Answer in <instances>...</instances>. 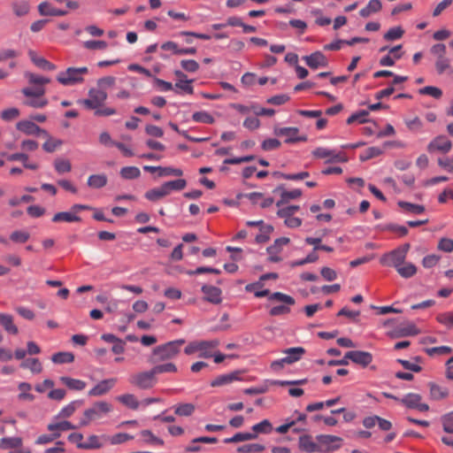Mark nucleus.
<instances>
[{"instance_id":"nucleus-1","label":"nucleus","mask_w":453,"mask_h":453,"mask_svg":"<svg viewBox=\"0 0 453 453\" xmlns=\"http://www.w3.org/2000/svg\"><path fill=\"white\" fill-rule=\"evenodd\" d=\"M184 343V339H179L157 346L153 349L150 362L157 364L174 358L180 353V348Z\"/></svg>"},{"instance_id":"nucleus-2","label":"nucleus","mask_w":453,"mask_h":453,"mask_svg":"<svg viewBox=\"0 0 453 453\" xmlns=\"http://www.w3.org/2000/svg\"><path fill=\"white\" fill-rule=\"evenodd\" d=\"M88 73L86 66L68 67L65 71L59 72L56 80L63 86L70 87L81 84L84 81V75Z\"/></svg>"},{"instance_id":"nucleus-3","label":"nucleus","mask_w":453,"mask_h":453,"mask_svg":"<svg viewBox=\"0 0 453 453\" xmlns=\"http://www.w3.org/2000/svg\"><path fill=\"white\" fill-rule=\"evenodd\" d=\"M112 411V405L105 401H98L91 407L85 410L83 418H81L80 426H86L90 422L97 420Z\"/></svg>"},{"instance_id":"nucleus-4","label":"nucleus","mask_w":453,"mask_h":453,"mask_svg":"<svg viewBox=\"0 0 453 453\" xmlns=\"http://www.w3.org/2000/svg\"><path fill=\"white\" fill-rule=\"evenodd\" d=\"M411 249L410 243H404L380 257V264L397 268L405 262L407 253Z\"/></svg>"},{"instance_id":"nucleus-5","label":"nucleus","mask_w":453,"mask_h":453,"mask_svg":"<svg viewBox=\"0 0 453 453\" xmlns=\"http://www.w3.org/2000/svg\"><path fill=\"white\" fill-rule=\"evenodd\" d=\"M129 383L140 389L152 388L157 383V378L151 368L149 371L135 372L128 378Z\"/></svg>"},{"instance_id":"nucleus-6","label":"nucleus","mask_w":453,"mask_h":453,"mask_svg":"<svg viewBox=\"0 0 453 453\" xmlns=\"http://www.w3.org/2000/svg\"><path fill=\"white\" fill-rule=\"evenodd\" d=\"M286 357L275 360L271 364L272 369L277 371L284 367L285 365H291L299 361L305 353L303 347H293L283 350Z\"/></svg>"},{"instance_id":"nucleus-7","label":"nucleus","mask_w":453,"mask_h":453,"mask_svg":"<svg viewBox=\"0 0 453 453\" xmlns=\"http://www.w3.org/2000/svg\"><path fill=\"white\" fill-rule=\"evenodd\" d=\"M106 99V91L92 88L88 90V97L81 100V104L88 110H96L99 106H103Z\"/></svg>"},{"instance_id":"nucleus-8","label":"nucleus","mask_w":453,"mask_h":453,"mask_svg":"<svg viewBox=\"0 0 453 453\" xmlns=\"http://www.w3.org/2000/svg\"><path fill=\"white\" fill-rule=\"evenodd\" d=\"M318 446L321 447L322 450L318 452H328L338 449L341 447L342 439L335 435L320 434L316 436Z\"/></svg>"},{"instance_id":"nucleus-9","label":"nucleus","mask_w":453,"mask_h":453,"mask_svg":"<svg viewBox=\"0 0 453 453\" xmlns=\"http://www.w3.org/2000/svg\"><path fill=\"white\" fill-rule=\"evenodd\" d=\"M274 134L277 136H284L286 143H294L298 142H306V135H300L297 127H275Z\"/></svg>"},{"instance_id":"nucleus-10","label":"nucleus","mask_w":453,"mask_h":453,"mask_svg":"<svg viewBox=\"0 0 453 453\" xmlns=\"http://www.w3.org/2000/svg\"><path fill=\"white\" fill-rule=\"evenodd\" d=\"M345 358H349L353 363L362 366L367 367L373 360L372 353L362 350H350L346 352Z\"/></svg>"},{"instance_id":"nucleus-11","label":"nucleus","mask_w":453,"mask_h":453,"mask_svg":"<svg viewBox=\"0 0 453 453\" xmlns=\"http://www.w3.org/2000/svg\"><path fill=\"white\" fill-rule=\"evenodd\" d=\"M422 397L418 394L409 393L405 395L400 402L410 409H417L419 411H427L429 410V406L426 403H421Z\"/></svg>"},{"instance_id":"nucleus-12","label":"nucleus","mask_w":453,"mask_h":453,"mask_svg":"<svg viewBox=\"0 0 453 453\" xmlns=\"http://www.w3.org/2000/svg\"><path fill=\"white\" fill-rule=\"evenodd\" d=\"M451 147L452 143L446 136L439 135L429 142L427 150L429 152L437 150L442 153H448L451 150Z\"/></svg>"},{"instance_id":"nucleus-13","label":"nucleus","mask_w":453,"mask_h":453,"mask_svg":"<svg viewBox=\"0 0 453 453\" xmlns=\"http://www.w3.org/2000/svg\"><path fill=\"white\" fill-rule=\"evenodd\" d=\"M16 128L27 135H34L42 134L44 136H48L47 131L42 129L39 126L31 120H21L16 124Z\"/></svg>"},{"instance_id":"nucleus-14","label":"nucleus","mask_w":453,"mask_h":453,"mask_svg":"<svg viewBox=\"0 0 453 453\" xmlns=\"http://www.w3.org/2000/svg\"><path fill=\"white\" fill-rule=\"evenodd\" d=\"M117 379L111 378L97 383L88 391L89 396H100L107 394L116 384Z\"/></svg>"},{"instance_id":"nucleus-15","label":"nucleus","mask_w":453,"mask_h":453,"mask_svg":"<svg viewBox=\"0 0 453 453\" xmlns=\"http://www.w3.org/2000/svg\"><path fill=\"white\" fill-rule=\"evenodd\" d=\"M306 65L311 69L319 67H325L328 65L327 59L325 55L320 51H316L309 56L303 57Z\"/></svg>"},{"instance_id":"nucleus-16","label":"nucleus","mask_w":453,"mask_h":453,"mask_svg":"<svg viewBox=\"0 0 453 453\" xmlns=\"http://www.w3.org/2000/svg\"><path fill=\"white\" fill-rule=\"evenodd\" d=\"M202 292L204 294V299L211 303L219 304L222 302L221 289L210 285H203Z\"/></svg>"},{"instance_id":"nucleus-17","label":"nucleus","mask_w":453,"mask_h":453,"mask_svg":"<svg viewBox=\"0 0 453 453\" xmlns=\"http://www.w3.org/2000/svg\"><path fill=\"white\" fill-rule=\"evenodd\" d=\"M280 191V199L276 203L277 207H281L291 200H295L302 196V191L298 188L288 191L282 187H278L274 192Z\"/></svg>"},{"instance_id":"nucleus-18","label":"nucleus","mask_w":453,"mask_h":453,"mask_svg":"<svg viewBox=\"0 0 453 453\" xmlns=\"http://www.w3.org/2000/svg\"><path fill=\"white\" fill-rule=\"evenodd\" d=\"M1 155L4 157H6V159L10 162H14V161L22 162L24 167L27 169H30V170L38 169L37 164L28 162V155L26 153L20 152V153L7 154L4 152H2Z\"/></svg>"},{"instance_id":"nucleus-19","label":"nucleus","mask_w":453,"mask_h":453,"mask_svg":"<svg viewBox=\"0 0 453 453\" xmlns=\"http://www.w3.org/2000/svg\"><path fill=\"white\" fill-rule=\"evenodd\" d=\"M298 445L299 449L302 451H305L307 453L318 452V450H322L321 447L318 446V441H313L312 437L309 434L300 436Z\"/></svg>"},{"instance_id":"nucleus-20","label":"nucleus","mask_w":453,"mask_h":453,"mask_svg":"<svg viewBox=\"0 0 453 453\" xmlns=\"http://www.w3.org/2000/svg\"><path fill=\"white\" fill-rule=\"evenodd\" d=\"M28 57H29L30 60L37 67H39V68H41L42 70L54 71L57 68V66L54 64L50 63L46 58L38 56L37 53L35 51H34V50H29L28 51Z\"/></svg>"},{"instance_id":"nucleus-21","label":"nucleus","mask_w":453,"mask_h":453,"mask_svg":"<svg viewBox=\"0 0 453 453\" xmlns=\"http://www.w3.org/2000/svg\"><path fill=\"white\" fill-rule=\"evenodd\" d=\"M11 7L13 14L19 18L27 15L30 11V4L26 0L13 1Z\"/></svg>"},{"instance_id":"nucleus-22","label":"nucleus","mask_w":453,"mask_h":453,"mask_svg":"<svg viewBox=\"0 0 453 453\" xmlns=\"http://www.w3.org/2000/svg\"><path fill=\"white\" fill-rule=\"evenodd\" d=\"M38 12L43 16H64L67 13L66 11L56 9L48 2H42L38 5Z\"/></svg>"},{"instance_id":"nucleus-23","label":"nucleus","mask_w":453,"mask_h":453,"mask_svg":"<svg viewBox=\"0 0 453 453\" xmlns=\"http://www.w3.org/2000/svg\"><path fill=\"white\" fill-rule=\"evenodd\" d=\"M117 400L131 410H137L141 405V402H139L137 397L133 394L119 395Z\"/></svg>"},{"instance_id":"nucleus-24","label":"nucleus","mask_w":453,"mask_h":453,"mask_svg":"<svg viewBox=\"0 0 453 453\" xmlns=\"http://www.w3.org/2000/svg\"><path fill=\"white\" fill-rule=\"evenodd\" d=\"M0 325L6 332L12 334H17L19 330L13 323L12 316L9 314L0 313Z\"/></svg>"},{"instance_id":"nucleus-25","label":"nucleus","mask_w":453,"mask_h":453,"mask_svg":"<svg viewBox=\"0 0 453 453\" xmlns=\"http://www.w3.org/2000/svg\"><path fill=\"white\" fill-rule=\"evenodd\" d=\"M23 440L21 437H4L0 439V449H19L22 447Z\"/></svg>"},{"instance_id":"nucleus-26","label":"nucleus","mask_w":453,"mask_h":453,"mask_svg":"<svg viewBox=\"0 0 453 453\" xmlns=\"http://www.w3.org/2000/svg\"><path fill=\"white\" fill-rule=\"evenodd\" d=\"M60 381L72 390H83L86 388V382L78 379H73L67 376L59 378Z\"/></svg>"},{"instance_id":"nucleus-27","label":"nucleus","mask_w":453,"mask_h":453,"mask_svg":"<svg viewBox=\"0 0 453 453\" xmlns=\"http://www.w3.org/2000/svg\"><path fill=\"white\" fill-rule=\"evenodd\" d=\"M395 270L398 273V274L404 279L411 278L417 273L416 265L410 262H404L400 266L395 268Z\"/></svg>"},{"instance_id":"nucleus-28","label":"nucleus","mask_w":453,"mask_h":453,"mask_svg":"<svg viewBox=\"0 0 453 453\" xmlns=\"http://www.w3.org/2000/svg\"><path fill=\"white\" fill-rule=\"evenodd\" d=\"M430 396L434 400H441L449 395V390L446 388L441 387L435 383H429Z\"/></svg>"},{"instance_id":"nucleus-29","label":"nucleus","mask_w":453,"mask_h":453,"mask_svg":"<svg viewBox=\"0 0 453 453\" xmlns=\"http://www.w3.org/2000/svg\"><path fill=\"white\" fill-rule=\"evenodd\" d=\"M239 372H234L228 374H223L217 377L214 380L211 382V387H219L222 385L228 384L234 380H239Z\"/></svg>"},{"instance_id":"nucleus-30","label":"nucleus","mask_w":453,"mask_h":453,"mask_svg":"<svg viewBox=\"0 0 453 453\" xmlns=\"http://www.w3.org/2000/svg\"><path fill=\"white\" fill-rule=\"evenodd\" d=\"M382 5L380 0H370L367 5L361 9L359 14L363 18H367L374 12L380 11Z\"/></svg>"},{"instance_id":"nucleus-31","label":"nucleus","mask_w":453,"mask_h":453,"mask_svg":"<svg viewBox=\"0 0 453 453\" xmlns=\"http://www.w3.org/2000/svg\"><path fill=\"white\" fill-rule=\"evenodd\" d=\"M252 434H256V439L259 434H268L273 431V425L268 419L255 424L251 427Z\"/></svg>"},{"instance_id":"nucleus-32","label":"nucleus","mask_w":453,"mask_h":453,"mask_svg":"<svg viewBox=\"0 0 453 453\" xmlns=\"http://www.w3.org/2000/svg\"><path fill=\"white\" fill-rule=\"evenodd\" d=\"M27 99L23 104L32 108H43L48 104V100L45 97L35 96H25Z\"/></svg>"},{"instance_id":"nucleus-33","label":"nucleus","mask_w":453,"mask_h":453,"mask_svg":"<svg viewBox=\"0 0 453 453\" xmlns=\"http://www.w3.org/2000/svg\"><path fill=\"white\" fill-rule=\"evenodd\" d=\"M108 179L105 174H92L88 179V185L93 188H101L107 184Z\"/></svg>"},{"instance_id":"nucleus-34","label":"nucleus","mask_w":453,"mask_h":453,"mask_svg":"<svg viewBox=\"0 0 453 453\" xmlns=\"http://www.w3.org/2000/svg\"><path fill=\"white\" fill-rule=\"evenodd\" d=\"M81 218L77 215H75L74 213H73V211H62V212H58L56 213L53 218H52V221L53 222H60V221H65V222H79L81 221Z\"/></svg>"},{"instance_id":"nucleus-35","label":"nucleus","mask_w":453,"mask_h":453,"mask_svg":"<svg viewBox=\"0 0 453 453\" xmlns=\"http://www.w3.org/2000/svg\"><path fill=\"white\" fill-rule=\"evenodd\" d=\"M166 196H168V194L164 184L158 188L148 190L144 195V196L150 201H157Z\"/></svg>"},{"instance_id":"nucleus-36","label":"nucleus","mask_w":453,"mask_h":453,"mask_svg":"<svg viewBox=\"0 0 453 453\" xmlns=\"http://www.w3.org/2000/svg\"><path fill=\"white\" fill-rule=\"evenodd\" d=\"M82 405V401H73L68 403L66 406L61 409L58 417V418H69L71 417L74 411Z\"/></svg>"},{"instance_id":"nucleus-37","label":"nucleus","mask_w":453,"mask_h":453,"mask_svg":"<svg viewBox=\"0 0 453 453\" xmlns=\"http://www.w3.org/2000/svg\"><path fill=\"white\" fill-rule=\"evenodd\" d=\"M256 439V434L252 433H237L234 436L226 438L225 443H236L240 441H251Z\"/></svg>"},{"instance_id":"nucleus-38","label":"nucleus","mask_w":453,"mask_h":453,"mask_svg":"<svg viewBox=\"0 0 453 453\" xmlns=\"http://www.w3.org/2000/svg\"><path fill=\"white\" fill-rule=\"evenodd\" d=\"M398 205L404 211L412 213V214H421L425 211V207L423 205L411 203L404 202V201H399Z\"/></svg>"},{"instance_id":"nucleus-39","label":"nucleus","mask_w":453,"mask_h":453,"mask_svg":"<svg viewBox=\"0 0 453 453\" xmlns=\"http://www.w3.org/2000/svg\"><path fill=\"white\" fill-rule=\"evenodd\" d=\"M269 300L276 301L279 303H282L286 305H294L295 304V299L286 294H283L281 292H274L273 294H269Z\"/></svg>"},{"instance_id":"nucleus-40","label":"nucleus","mask_w":453,"mask_h":453,"mask_svg":"<svg viewBox=\"0 0 453 453\" xmlns=\"http://www.w3.org/2000/svg\"><path fill=\"white\" fill-rule=\"evenodd\" d=\"M20 366L29 369L34 373H40L42 370V364L37 358H27L21 363Z\"/></svg>"},{"instance_id":"nucleus-41","label":"nucleus","mask_w":453,"mask_h":453,"mask_svg":"<svg viewBox=\"0 0 453 453\" xmlns=\"http://www.w3.org/2000/svg\"><path fill=\"white\" fill-rule=\"evenodd\" d=\"M290 240L288 237L278 238L274 241L273 245L267 248V252L269 255L279 254L281 251L282 247L288 244Z\"/></svg>"},{"instance_id":"nucleus-42","label":"nucleus","mask_w":453,"mask_h":453,"mask_svg":"<svg viewBox=\"0 0 453 453\" xmlns=\"http://www.w3.org/2000/svg\"><path fill=\"white\" fill-rule=\"evenodd\" d=\"M152 369L156 376L159 373H175L178 372L177 366L173 363L156 365Z\"/></svg>"},{"instance_id":"nucleus-43","label":"nucleus","mask_w":453,"mask_h":453,"mask_svg":"<svg viewBox=\"0 0 453 453\" xmlns=\"http://www.w3.org/2000/svg\"><path fill=\"white\" fill-rule=\"evenodd\" d=\"M140 175V169L136 166H125L120 170V176L126 180L137 179Z\"/></svg>"},{"instance_id":"nucleus-44","label":"nucleus","mask_w":453,"mask_h":453,"mask_svg":"<svg viewBox=\"0 0 453 453\" xmlns=\"http://www.w3.org/2000/svg\"><path fill=\"white\" fill-rule=\"evenodd\" d=\"M51 360L55 364H68L74 360V356L71 352H58L51 357Z\"/></svg>"},{"instance_id":"nucleus-45","label":"nucleus","mask_w":453,"mask_h":453,"mask_svg":"<svg viewBox=\"0 0 453 453\" xmlns=\"http://www.w3.org/2000/svg\"><path fill=\"white\" fill-rule=\"evenodd\" d=\"M195 411V405L193 403H181L174 406V412L178 416L188 417Z\"/></svg>"},{"instance_id":"nucleus-46","label":"nucleus","mask_w":453,"mask_h":453,"mask_svg":"<svg viewBox=\"0 0 453 453\" xmlns=\"http://www.w3.org/2000/svg\"><path fill=\"white\" fill-rule=\"evenodd\" d=\"M164 186L169 195L172 190H182L187 186V181L184 179H178L174 180H170L164 183Z\"/></svg>"},{"instance_id":"nucleus-47","label":"nucleus","mask_w":453,"mask_h":453,"mask_svg":"<svg viewBox=\"0 0 453 453\" xmlns=\"http://www.w3.org/2000/svg\"><path fill=\"white\" fill-rule=\"evenodd\" d=\"M216 342L211 343V342H192L188 345L186 346L184 349V352L187 355H192L196 351H199V349H205V347L207 346H213Z\"/></svg>"},{"instance_id":"nucleus-48","label":"nucleus","mask_w":453,"mask_h":453,"mask_svg":"<svg viewBox=\"0 0 453 453\" xmlns=\"http://www.w3.org/2000/svg\"><path fill=\"white\" fill-rule=\"evenodd\" d=\"M262 287V283L260 281L250 283L246 285L245 289L248 292H254L256 297H264L267 296L270 294L268 289L259 290L258 288Z\"/></svg>"},{"instance_id":"nucleus-49","label":"nucleus","mask_w":453,"mask_h":453,"mask_svg":"<svg viewBox=\"0 0 453 453\" xmlns=\"http://www.w3.org/2000/svg\"><path fill=\"white\" fill-rule=\"evenodd\" d=\"M55 170L60 173H69L72 170V165L68 159L57 158L54 161Z\"/></svg>"},{"instance_id":"nucleus-50","label":"nucleus","mask_w":453,"mask_h":453,"mask_svg":"<svg viewBox=\"0 0 453 453\" xmlns=\"http://www.w3.org/2000/svg\"><path fill=\"white\" fill-rule=\"evenodd\" d=\"M404 30L401 27H391L383 36L386 41L391 42L401 39Z\"/></svg>"},{"instance_id":"nucleus-51","label":"nucleus","mask_w":453,"mask_h":453,"mask_svg":"<svg viewBox=\"0 0 453 453\" xmlns=\"http://www.w3.org/2000/svg\"><path fill=\"white\" fill-rule=\"evenodd\" d=\"M82 449H96L103 446L100 441V437L97 435H90L87 441H84V445H80Z\"/></svg>"},{"instance_id":"nucleus-52","label":"nucleus","mask_w":453,"mask_h":453,"mask_svg":"<svg viewBox=\"0 0 453 453\" xmlns=\"http://www.w3.org/2000/svg\"><path fill=\"white\" fill-rule=\"evenodd\" d=\"M369 115V111L366 110L359 111L356 113L350 115L347 119V124L350 125L354 122H358L360 124L367 122V116Z\"/></svg>"},{"instance_id":"nucleus-53","label":"nucleus","mask_w":453,"mask_h":453,"mask_svg":"<svg viewBox=\"0 0 453 453\" xmlns=\"http://www.w3.org/2000/svg\"><path fill=\"white\" fill-rule=\"evenodd\" d=\"M76 427L69 421H61V422H58V423H52V424H49L48 426H47V429L50 432H54V431H67V430H72V429H75Z\"/></svg>"},{"instance_id":"nucleus-54","label":"nucleus","mask_w":453,"mask_h":453,"mask_svg":"<svg viewBox=\"0 0 453 453\" xmlns=\"http://www.w3.org/2000/svg\"><path fill=\"white\" fill-rule=\"evenodd\" d=\"M265 446L258 443L245 444L237 448L239 453H255L265 450Z\"/></svg>"},{"instance_id":"nucleus-55","label":"nucleus","mask_w":453,"mask_h":453,"mask_svg":"<svg viewBox=\"0 0 453 453\" xmlns=\"http://www.w3.org/2000/svg\"><path fill=\"white\" fill-rule=\"evenodd\" d=\"M192 119L195 122L205 124H212L214 122V118L207 111H196L193 113Z\"/></svg>"},{"instance_id":"nucleus-56","label":"nucleus","mask_w":453,"mask_h":453,"mask_svg":"<svg viewBox=\"0 0 453 453\" xmlns=\"http://www.w3.org/2000/svg\"><path fill=\"white\" fill-rule=\"evenodd\" d=\"M441 421L444 432L453 434V411L442 415Z\"/></svg>"},{"instance_id":"nucleus-57","label":"nucleus","mask_w":453,"mask_h":453,"mask_svg":"<svg viewBox=\"0 0 453 453\" xmlns=\"http://www.w3.org/2000/svg\"><path fill=\"white\" fill-rule=\"evenodd\" d=\"M143 441L149 444L163 445L164 441L160 438L155 436L150 430H142L140 433Z\"/></svg>"},{"instance_id":"nucleus-58","label":"nucleus","mask_w":453,"mask_h":453,"mask_svg":"<svg viewBox=\"0 0 453 453\" xmlns=\"http://www.w3.org/2000/svg\"><path fill=\"white\" fill-rule=\"evenodd\" d=\"M49 137L47 141L42 144V149L49 153L54 152L58 147L63 144V142L58 139H53L52 137Z\"/></svg>"},{"instance_id":"nucleus-59","label":"nucleus","mask_w":453,"mask_h":453,"mask_svg":"<svg viewBox=\"0 0 453 453\" xmlns=\"http://www.w3.org/2000/svg\"><path fill=\"white\" fill-rule=\"evenodd\" d=\"M425 352L430 356H442V355H448L452 352V349L448 346H440V347H434V348H427L425 349Z\"/></svg>"},{"instance_id":"nucleus-60","label":"nucleus","mask_w":453,"mask_h":453,"mask_svg":"<svg viewBox=\"0 0 453 453\" xmlns=\"http://www.w3.org/2000/svg\"><path fill=\"white\" fill-rule=\"evenodd\" d=\"M382 154V150L378 147H370L366 149L362 154H360L359 158L361 161H366L370 158L375 157Z\"/></svg>"},{"instance_id":"nucleus-61","label":"nucleus","mask_w":453,"mask_h":453,"mask_svg":"<svg viewBox=\"0 0 453 453\" xmlns=\"http://www.w3.org/2000/svg\"><path fill=\"white\" fill-rule=\"evenodd\" d=\"M25 75L27 78L29 83L31 84L45 85L50 82V80L49 78L40 76L33 73H27Z\"/></svg>"},{"instance_id":"nucleus-62","label":"nucleus","mask_w":453,"mask_h":453,"mask_svg":"<svg viewBox=\"0 0 453 453\" xmlns=\"http://www.w3.org/2000/svg\"><path fill=\"white\" fill-rule=\"evenodd\" d=\"M20 115L19 110L15 107L8 108L1 112V118L4 121H12Z\"/></svg>"},{"instance_id":"nucleus-63","label":"nucleus","mask_w":453,"mask_h":453,"mask_svg":"<svg viewBox=\"0 0 453 453\" xmlns=\"http://www.w3.org/2000/svg\"><path fill=\"white\" fill-rule=\"evenodd\" d=\"M420 95H427L434 98H440L442 95L441 89L437 87L426 86L418 90Z\"/></svg>"},{"instance_id":"nucleus-64","label":"nucleus","mask_w":453,"mask_h":453,"mask_svg":"<svg viewBox=\"0 0 453 453\" xmlns=\"http://www.w3.org/2000/svg\"><path fill=\"white\" fill-rule=\"evenodd\" d=\"M30 238L29 233L26 231H14L11 234L10 239L16 243H24Z\"/></svg>"}]
</instances>
